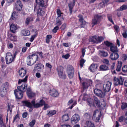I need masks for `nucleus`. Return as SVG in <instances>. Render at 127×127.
<instances>
[{"instance_id": "f257e3e1", "label": "nucleus", "mask_w": 127, "mask_h": 127, "mask_svg": "<svg viewBox=\"0 0 127 127\" xmlns=\"http://www.w3.org/2000/svg\"><path fill=\"white\" fill-rule=\"evenodd\" d=\"M79 76L81 83H82V87L84 90L87 89L89 86H91L92 84V81L86 79H83L81 80L80 77V75L79 73Z\"/></svg>"}, {"instance_id": "f03ea898", "label": "nucleus", "mask_w": 127, "mask_h": 127, "mask_svg": "<svg viewBox=\"0 0 127 127\" xmlns=\"http://www.w3.org/2000/svg\"><path fill=\"white\" fill-rule=\"evenodd\" d=\"M37 55L36 54H33L29 55L27 57V64L29 65H32L35 63L36 61H33L34 59H37Z\"/></svg>"}, {"instance_id": "7ed1b4c3", "label": "nucleus", "mask_w": 127, "mask_h": 127, "mask_svg": "<svg viewBox=\"0 0 127 127\" xmlns=\"http://www.w3.org/2000/svg\"><path fill=\"white\" fill-rule=\"evenodd\" d=\"M8 84L7 82L3 84L1 87L0 90V95L2 97H4L6 94L7 92V88Z\"/></svg>"}, {"instance_id": "20e7f679", "label": "nucleus", "mask_w": 127, "mask_h": 127, "mask_svg": "<svg viewBox=\"0 0 127 127\" xmlns=\"http://www.w3.org/2000/svg\"><path fill=\"white\" fill-rule=\"evenodd\" d=\"M105 17V15L101 16L99 15H95L94 18L92 20V23L93 25L92 27H93L94 25L99 23L101 20L103 19V17Z\"/></svg>"}, {"instance_id": "39448f33", "label": "nucleus", "mask_w": 127, "mask_h": 127, "mask_svg": "<svg viewBox=\"0 0 127 127\" xmlns=\"http://www.w3.org/2000/svg\"><path fill=\"white\" fill-rule=\"evenodd\" d=\"M5 59L7 64H9L13 62L15 59L12 55L10 52H7L6 54Z\"/></svg>"}, {"instance_id": "423d86ee", "label": "nucleus", "mask_w": 127, "mask_h": 127, "mask_svg": "<svg viewBox=\"0 0 127 127\" xmlns=\"http://www.w3.org/2000/svg\"><path fill=\"white\" fill-rule=\"evenodd\" d=\"M91 41L94 43H98L101 42L104 40L103 37L100 36L97 37L96 36H93L90 37Z\"/></svg>"}, {"instance_id": "0eeeda50", "label": "nucleus", "mask_w": 127, "mask_h": 127, "mask_svg": "<svg viewBox=\"0 0 127 127\" xmlns=\"http://www.w3.org/2000/svg\"><path fill=\"white\" fill-rule=\"evenodd\" d=\"M34 11L37 12L38 15H43L45 14V12L41 10L40 6L38 5H36L34 7Z\"/></svg>"}, {"instance_id": "6e6552de", "label": "nucleus", "mask_w": 127, "mask_h": 127, "mask_svg": "<svg viewBox=\"0 0 127 127\" xmlns=\"http://www.w3.org/2000/svg\"><path fill=\"white\" fill-rule=\"evenodd\" d=\"M112 83L109 82H105L103 85V89L105 92H108L111 89V86Z\"/></svg>"}, {"instance_id": "1a4fd4ad", "label": "nucleus", "mask_w": 127, "mask_h": 127, "mask_svg": "<svg viewBox=\"0 0 127 127\" xmlns=\"http://www.w3.org/2000/svg\"><path fill=\"white\" fill-rule=\"evenodd\" d=\"M57 70L59 77L63 79H64L66 76L63 73V67L61 66H60L58 67Z\"/></svg>"}, {"instance_id": "9d476101", "label": "nucleus", "mask_w": 127, "mask_h": 127, "mask_svg": "<svg viewBox=\"0 0 127 127\" xmlns=\"http://www.w3.org/2000/svg\"><path fill=\"white\" fill-rule=\"evenodd\" d=\"M94 93L99 97L103 98L105 96V93L99 89H95L94 90Z\"/></svg>"}, {"instance_id": "9b49d317", "label": "nucleus", "mask_w": 127, "mask_h": 127, "mask_svg": "<svg viewBox=\"0 0 127 127\" xmlns=\"http://www.w3.org/2000/svg\"><path fill=\"white\" fill-rule=\"evenodd\" d=\"M80 117L78 114L73 115L71 118V122L72 123L76 124L80 120Z\"/></svg>"}, {"instance_id": "f8f14e48", "label": "nucleus", "mask_w": 127, "mask_h": 127, "mask_svg": "<svg viewBox=\"0 0 127 127\" xmlns=\"http://www.w3.org/2000/svg\"><path fill=\"white\" fill-rule=\"evenodd\" d=\"M15 6L16 9L20 11L22 9L23 7V4L20 0H17L15 3Z\"/></svg>"}, {"instance_id": "ddd939ff", "label": "nucleus", "mask_w": 127, "mask_h": 127, "mask_svg": "<svg viewBox=\"0 0 127 127\" xmlns=\"http://www.w3.org/2000/svg\"><path fill=\"white\" fill-rule=\"evenodd\" d=\"M23 93L17 90H15L14 92L16 97L18 99H21L22 98L23 96Z\"/></svg>"}, {"instance_id": "4468645a", "label": "nucleus", "mask_w": 127, "mask_h": 127, "mask_svg": "<svg viewBox=\"0 0 127 127\" xmlns=\"http://www.w3.org/2000/svg\"><path fill=\"white\" fill-rule=\"evenodd\" d=\"M74 70L73 67L70 66L68 67L67 70V72L69 78H72L73 75Z\"/></svg>"}, {"instance_id": "2eb2a0df", "label": "nucleus", "mask_w": 127, "mask_h": 127, "mask_svg": "<svg viewBox=\"0 0 127 127\" xmlns=\"http://www.w3.org/2000/svg\"><path fill=\"white\" fill-rule=\"evenodd\" d=\"M44 67L43 64L39 63L35 65L34 69L37 72H41L43 69Z\"/></svg>"}, {"instance_id": "dca6fc26", "label": "nucleus", "mask_w": 127, "mask_h": 127, "mask_svg": "<svg viewBox=\"0 0 127 127\" xmlns=\"http://www.w3.org/2000/svg\"><path fill=\"white\" fill-rule=\"evenodd\" d=\"M27 88V85L25 83L23 84L20 86H18L17 87L18 90L23 92H25Z\"/></svg>"}, {"instance_id": "f3484780", "label": "nucleus", "mask_w": 127, "mask_h": 127, "mask_svg": "<svg viewBox=\"0 0 127 127\" xmlns=\"http://www.w3.org/2000/svg\"><path fill=\"white\" fill-rule=\"evenodd\" d=\"M27 93L29 98H31L35 96V94L32 92L30 88H28L27 91Z\"/></svg>"}, {"instance_id": "a211bd4d", "label": "nucleus", "mask_w": 127, "mask_h": 127, "mask_svg": "<svg viewBox=\"0 0 127 127\" xmlns=\"http://www.w3.org/2000/svg\"><path fill=\"white\" fill-rule=\"evenodd\" d=\"M100 115V112L98 110H96L94 112L93 114V118L94 119L96 118V120L98 121L100 119L101 116Z\"/></svg>"}, {"instance_id": "6ab92c4d", "label": "nucleus", "mask_w": 127, "mask_h": 127, "mask_svg": "<svg viewBox=\"0 0 127 127\" xmlns=\"http://www.w3.org/2000/svg\"><path fill=\"white\" fill-rule=\"evenodd\" d=\"M49 93L50 95L55 97L58 96L59 95L58 91L54 89L50 90L49 91Z\"/></svg>"}, {"instance_id": "aec40b11", "label": "nucleus", "mask_w": 127, "mask_h": 127, "mask_svg": "<svg viewBox=\"0 0 127 127\" xmlns=\"http://www.w3.org/2000/svg\"><path fill=\"white\" fill-rule=\"evenodd\" d=\"M119 57V55L117 52L114 53L110 54V57L112 60H116Z\"/></svg>"}, {"instance_id": "412c9836", "label": "nucleus", "mask_w": 127, "mask_h": 127, "mask_svg": "<svg viewBox=\"0 0 127 127\" xmlns=\"http://www.w3.org/2000/svg\"><path fill=\"white\" fill-rule=\"evenodd\" d=\"M98 67V65L94 64H92L90 67V70L92 72H95L96 71Z\"/></svg>"}, {"instance_id": "4be33fe9", "label": "nucleus", "mask_w": 127, "mask_h": 127, "mask_svg": "<svg viewBox=\"0 0 127 127\" xmlns=\"http://www.w3.org/2000/svg\"><path fill=\"white\" fill-rule=\"evenodd\" d=\"M36 2L37 3L36 5L42 7H45L46 6V3H44L43 0H36Z\"/></svg>"}, {"instance_id": "5701e85b", "label": "nucleus", "mask_w": 127, "mask_h": 127, "mask_svg": "<svg viewBox=\"0 0 127 127\" xmlns=\"http://www.w3.org/2000/svg\"><path fill=\"white\" fill-rule=\"evenodd\" d=\"M10 29L13 33H15L16 30L17 29V25L13 24H12L10 26Z\"/></svg>"}, {"instance_id": "b1692460", "label": "nucleus", "mask_w": 127, "mask_h": 127, "mask_svg": "<svg viewBox=\"0 0 127 127\" xmlns=\"http://www.w3.org/2000/svg\"><path fill=\"white\" fill-rule=\"evenodd\" d=\"M45 103V102L42 99L40 100L39 102L36 103L34 106L35 108H38L41 107L44 105Z\"/></svg>"}, {"instance_id": "393cba45", "label": "nucleus", "mask_w": 127, "mask_h": 127, "mask_svg": "<svg viewBox=\"0 0 127 127\" xmlns=\"http://www.w3.org/2000/svg\"><path fill=\"white\" fill-rule=\"evenodd\" d=\"M110 50L113 53H117L118 51L117 46H115L114 44L110 48Z\"/></svg>"}, {"instance_id": "a878e982", "label": "nucleus", "mask_w": 127, "mask_h": 127, "mask_svg": "<svg viewBox=\"0 0 127 127\" xmlns=\"http://www.w3.org/2000/svg\"><path fill=\"white\" fill-rule=\"evenodd\" d=\"M73 3L72 2H70L68 4V7L70 12V13H72V9L74 5L75 4V0H73Z\"/></svg>"}, {"instance_id": "bb28decb", "label": "nucleus", "mask_w": 127, "mask_h": 127, "mask_svg": "<svg viewBox=\"0 0 127 127\" xmlns=\"http://www.w3.org/2000/svg\"><path fill=\"white\" fill-rule=\"evenodd\" d=\"M22 103L25 106L29 108H31L32 105L30 102L27 101H22Z\"/></svg>"}, {"instance_id": "cd10ccee", "label": "nucleus", "mask_w": 127, "mask_h": 127, "mask_svg": "<svg viewBox=\"0 0 127 127\" xmlns=\"http://www.w3.org/2000/svg\"><path fill=\"white\" fill-rule=\"evenodd\" d=\"M99 69L101 71H106L109 69V67L108 65H102L100 66Z\"/></svg>"}, {"instance_id": "c85d7f7f", "label": "nucleus", "mask_w": 127, "mask_h": 127, "mask_svg": "<svg viewBox=\"0 0 127 127\" xmlns=\"http://www.w3.org/2000/svg\"><path fill=\"white\" fill-rule=\"evenodd\" d=\"M19 74L21 77H23L26 74V72L23 68H21L19 71Z\"/></svg>"}, {"instance_id": "c756f323", "label": "nucleus", "mask_w": 127, "mask_h": 127, "mask_svg": "<svg viewBox=\"0 0 127 127\" xmlns=\"http://www.w3.org/2000/svg\"><path fill=\"white\" fill-rule=\"evenodd\" d=\"M94 99L95 102L97 106L99 107L101 106L102 104L100 103L97 98L95 96H94Z\"/></svg>"}, {"instance_id": "7c9ffc66", "label": "nucleus", "mask_w": 127, "mask_h": 127, "mask_svg": "<svg viewBox=\"0 0 127 127\" xmlns=\"http://www.w3.org/2000/svg\"><path fill=\"white\" fill-rule=\"evenodd\" d=\"M2 117V115L0 114V127H5L6 126L3 121Z\"/></svg>"}, {"instance_id": "2f4dec72", "label": "nucleus", "mask_w": 127, "mask_h": 127, "mask_svg": "<svg viewBox=\"0 0 127 127\" xmlns=\"http://www.w3.org/2000/svg\"><path fill=\"white\" fill-rule=\"evenodd\" d=\"M86 125L87 126V127H95L94 124L90 121H86Z\"/></svg>"}, {"instance_id": "473e14b6", "label": "nucleus", "mask_w": 127, "mask_h": 127, "mask_svg": "<svg viewBox=\"0 0 127 127\" xmlns=\"http://www.w3.org/2000/svg\"><path fill=\"white\" fill-rule=\"evenodd\" d=\"M21 33L23 35L28 36L30 34V32L29 30H23Z\"/></svg>"}, {"instance_id": "72a5a7b5", "label": "nucleus", "mask_w": 127, "mask_h": 127, "mask_svg": "<svg viewBox=\"0 0 127 127\" xmlns=\"http://www.w3.org/2000/svg\"><path fill=\"white\" fill-rule=\"evenodd\" d=\"M63 20L61 19V18H57L56 19V26H58L59 27V26L61 25L62 24L61 21Z\"/></svg>"}, {"instance_id": "f704fd0d", "label": "nucleus", "mask_w": 127, "mask_h": 127, "mask_svg": "<svg viewBox=\"0 0 127 127\" xmlns=\"http://www.w3.org/2000/svg\"><path fill=\"white\" fill-rule=\"evenodd\" d=\"M99 53L100 55L104 57H106L108 56L107 52L103 51H99Z\"/></svg>"}, {"instance_id": "c9c22d12", "label": "nucleus", "mask_w": 127, "mask_h": 127, "mask_svg": "<svg viewBox=\"0 0 127 127\" xmlns=\"http://www.w3.org/2000/svg\"><path fill=\"white\" fill-rule=\"evenodd\" d=\"M69 117L67 114L63 115L62 117V120L63 121H66L69 119Z\"/></svg>"}, {"instance_id": "e433bc0d", "label": "nucleus", "mask_w": 127, "mask_h": 127, "mask_svg": "<svg viewBox=\"0 0 127 127\" xmlns=\"http://www.w3.org/2000/svg\"><path fill=\"white\" fill-rule=\"evenodd\" d=\"M118 65L116 70L118 71H120L121 69L122 63L121 61H118Z\"/></svg>"}, {"instance_id": "4c0bfd02", "label": "nucleus", "mask_w": 127, "mask_h": 127, "mask_svg": "<svg viewBox=\"0 0 127 127\" xmlns=\"http://www.w3.org/2000/svg\"><path fill=\"white\" fill-rule=\"evenodd\" d=\"M18 15V13L16 11L14 12L12 14L11 17L12 19L14 20L17 18Z\"/></svg>"}, {"instance_id": "58836bf2", "label": "nucleus", "mask_w": 127, "mask_h": 127, "mask_svg": "<svg viewBox=\"0 0 127 127\" xmlns=\"http://www.w3.org/2000/svg\"><path fill=\"white\" fill-rule=\"evenodd\" d=\"M57 14L58 15L57 18H61L62 20H64V18L62 16H61L62 13H61V11L59 9H58L57 10Z\"/></svg>"}, {"instance_id": "ea45409f", "label": "nucleus", "mask_w": 127, "mask_h": 127, "mask_svg": "<svg viewBox=\"0 0 127 127\" xmlns=\"http://www.w3.org/2000/svg\"><path fill=\"white\" fill-rule=\"evenodd\" d=\"M78 17L79 18V21L80 22H82V23L81 24V25H82V24H85L86 22L85 21H83V18L82 16L81 15H80L78 16Z\"/></svg>"}, {"instance_id": "a19ab883", "label": "nucleus", "mask_w": 127, "mask_h": 127, "mask_svg": "<svg viewBox=\"0 0 127 127\" xmlns=\"http://www.w3.org/2000/svg\"><path fill=\"white\" fill-rule=\"evenodd\" d=\"M114 84L116 86H117L120 85L119 80L118 78H116V77H114Z\"/></svg>"}, {"instance_id": "79ce46f5", "label": "nucleus", "mask_w": 127, "mask_h": 127, "mask_svg": "<svg viewBox=\"0 0 127 127\" xmlns=\"http://www.w3.org/2000/svg\"><path fill=\"white\" fill-rule=\"evenodd\" d=\"M56 113V112L55 110H51L49 112L47 115L48 116L51 117L55 114Z\"/></svg>"}, {"instance_id": "37998d69", "label": "nucleus", "mask_w": 127, "mask_h": 127, "mask_svg": "<svg viewBox=\"0 0 127 127\" xmlns=\"http://www.w3.org/2000/svg\"><path fill=\"white\" fill-rule=\"evenodd\" d=\"M87 104L91 106L93 103V99L90 98H88L87 99Z\"/></svg>"}, {"instance_id": "c03bdc74", "label": "nucleus", "mask_w": 127, "mask_h": 127, "mask_svg": "<svg viewBox=\"0 0 127 127\" xmlns=\"http://www.w3.org/2000/svg\"><path fill=\"white\" fill-rule=\"evenodd\" d=\"M104 43L107 46L109 47L110 48L113 44V43H110L108 41H104Z\"/></svg>"}, {"instance_id": "a18cd8bd", "label": "nucleus", "mask_w": 127, "mask_h": 127, "mask_svg": "<svg viewBox=\"0 0 127 127\" xmlns=\"http://www.w3.org/2000/svg\"><path fill=\"white\" fill-rule=\"evenodd\" d=\"M27 78L28 76H26L24 79L22 80L19 79L18 82V84H20L22 82H26L27 81Z\"/></svg>"}, {"instance_id": "49530a36", "label": "nucleus", "mask_w": 127, "mask_h": 127, "mask_svg": "<svg viewBox=\"0 0 127 127\" xmlns=\"http://www.w3.org/2000/svg\"><path fill=\"white\" fill-rule=\"evenodd\" d=\"M124 78L122 76H120L118 78L119 80L120 85H122L123 84V82L124 80Z\"/></svg>"}, {"instance_id": "de8ad7c7", "label": "nucleus", "mask_w": 127, "mask_h": 127, "mask_svg": "<svg viewBox=\"0 0 127 127\" xmlns=\"http://www.w3.org/2000/svg\"><path fill=\"white\" fill-rule=\"evenodd\" d=\"M33 20V18L32 17H29L27 18L26 20V23L27 25L30 22Z\"/></svg>"}, {"instance_id": "09e8293b", "label": "nucleus", "mask_w": 127, "mask_h": 127, "mask_svg": "<svg viewBox=\"0 0 127 127\" xmlns=\"http://www.w3.org/2000/svg\"><path fill=\"white\" fill-rule=\"evenodd\" d=\"M127 107V103H122V105L121 106V108L122 109L124 110Z\"/></svg>"}, {"instance_id": "8fccbe9b", "label": "nucleus", "mask_w": 127, "mask_h": 127, "mask_svg": "<svg viewBox=\"0 0 127 127\" xmlns=\"http://www.w3.org/2000/svg\"><path fill=\"white\" fill-rule=\"evenodd\" d=\"M107 16L108 19L109 21H110L111 23H112L113 24H114V23L112 20L111 15L110 14H108V15Z\"/></svg>"}, {"instance_id": "3c124183", "label": "nucleus", "mask_w": 127, "mask_h": 127, "mask_svg": "<svg viewBox=\"0 0 127 127\" xmlns=\"http://www.w3.org/2000/svg\"><path fill=\"white\" fill-rule=\"evenodd\" d=\"M127 9V5H123L120 7V9L121 10H123Z\"/></svg>"}, {"instance_id": "603ef678", "label": "nucleus", "mask_w": 127, "mask_h": 127, "mask_svg": "<svg viewBox=\"0 0 127 127\" xmlns=\"http://www.w3.org/2000/svg\"><path fill=\"white\" fill-rule=\"evenodd\" d=\"M32 32L33 35L36 34V36L38 34L37 31L35 29H33L32 30Z\"/></svg>"}, {"instance_id": "864d4df0", "label": "nucleus", "mask_w": 127, "mask_h": 127, "mask_svg": "<svg viewBox=\"0 0 127 127\" xmlns=\"http://www.w3.org/2000/svg\"><path fill=\"white\" fill-rule=\"evenodd\" d=\"M102 62L103 63L107 64L109 65V60L106 59H105L103 60Z\"/></svg>"}, {"instance_id": "5fc2aeb1", "label": "nucleus", "mask_w": 127, "mask_h": 127, "mask_svg": "<svg viewBox=\"0 0 127 127\" xmlns=\"http://www.w3.org/2000/svg\"><path fill=\"white\" fill-rule=\"evenodd\" d=\"M36 36V34L35 35H33L31 36L30 39V41L31 42H32Z\"/></svg>"}, {"instance_id": "6e6d98bb", "label": "nucleus", "mask_w": 127, "mask_h": 127, "mask_svg": "<svg viewBox=\"0 0 127 127\" xmlns=\"http://www.w3.org/2000/svg\"><path fill=\"white\" fill-rule=\"evenodd\" d=\"M125 119V117L124 116H121L119 118V121L120 122H123Z\"/></svg>"}, {"instance_id": "4d7b16f0", "label": "nucleus", "mask_w": 127, "mask_h": 127, "mask_svg": "<svg viewBox=\"0 0 127 127\" xmlns=\"http://www.w3.org/2000/svg\"><path fill=\"white\" fill-rule=\"evenodd\" d=\"M85 62V61L83 59H81L80 61V65L81 68L83 66V65L84 63Z\"/></svg>"}, {"instance_id": "13d9d810", "label": "nucleus", "mask_w": 127, "mask_h": 127, "mask_svg": "<svg viewBox=\"0 0 127 127\" xmlns=\"http://www.w3.org/2000/svg\"><path fill=\"white\" fill-rule=\"evenodd\" d=\"M70 55L69 54L67 53L65 55H63L62 56V57L66 59H68Z\"/></svg>"}, {"instance_id": "bf43d9fd", "label": "nucleus", "mask_w": 127, "mask_h": 127, "mask_svg": "<svg viewBox=\"0 0 127 127\" xmlns=\"http://www.w3.org/2000/svg\"><path fill=\"white\" fill-rule=\"evenodd\" d=\"M35 120H33L30 123L29 126L32 127L35 124Z\"/></svg>"}, {"instance_id": "052dcab7", "label": "nucleus", "mask_w": 127, "mask_h": 127, "mask_svg": "<svg viewBox=\"0 0 127 127\" xmlns=\"http://www.w3.org/2000/svg\"><path fill=\"white\" fill-rule=\"evenodd\" d=\"M105 5H106V4L105 3L104 1H103V2L100 3L99 5V6L101 8H102L104 7Z\"/></svg>"}, {"instance_id": "680f3d73", "label": "nucleus", "mask_w": 127, "mask_h": 127, "mask_svg": "<svg viewBox=\"0 0 127 127\" xmlns=\"http://www.w3.org/2000/svg\"><path fill=\"white\" fill-rule=\"evenodd\" d=\"M59 27L58 26H56L54 28L53 30V32L54 33H56L57 30L59 29Z\"/></svg>"}, {"instance_id": "e2e57ef3", "label": "nucleus", "mask_w": 127, "mask_h": 127, "mask_svg": "<svg viewBox=\"0 0 127 127\" xmlns=\"http://www.w3.org/2000/svg\"><path fill=\"white\" fill-rule=\"evenodd\" d=\"M122 70L124 72H127V65H125L123 67Z\"/></svg>"}, {"instance_id": "0e129e2a", "label": "nucleus", "mask_w": 127, "mask_h": 127, "mask_svg": "<svg viewBox=\"0 0 127 127\" xmlns=\"http://www.w3.org/2000/svg\"><path fill=\"white\" fill-rule=\"evenodd\" d=\"M122 35L124 38H126L127 37V33L126 31H124V32L122 33Z\"/></svg>"}, {"instance_id": "69168bd1", "label": "nucleus", "mask_w": 127, "mask_h": 127, "mask_svg": "<svg viewBox=\"0 0 127 127\" xmlns=\"http://www.w3.org/2000/svg\"><path fill=\"white\" fill-rule=\"evenodd\" d=\"M66 24L65 23H64L61 26V28L62 30H64L66 28Z\"/></svg>"}, {"instance_id": "338daca9", "label": "nucleus", "mask_w": 127, "mask_h": 127, "mask_svg": "<svg viewBox=\"0 0 127 127\" xmlns=\"http://www.w3.org/2000/svg\"><path fill=\"white\" fill-rule=\"evenodd\" d=\"M14 106L13 105H10L9 106H8V109L9 110L10 112H11L12 111V108Z\"/></svg>"}, {"instance_id": "774afa93", "label": "nucleus", "mask_w": 127, "mask_h": 127, "mask_svg": "<svg viewBox=\"0 0 127 127\" xmlns=\"http://www.w3.org/2000/svg\"><path fill=\"white\" fill-rule=\"evenodd\" d=\"M84 116L87 119H89L90 117V114L88 113H86L84 115Z\"/></svg>"}]
</instances>
